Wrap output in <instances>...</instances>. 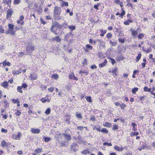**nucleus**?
Segmentation results:
<instances>
[{
    "label": "nucleus",
    "instance_id": "nucleus-1",
    "mask_svg": "<svg viewBox=\"0 0 155 155\" xmlns=\"http://www.w3.org/2000/svg\"><path fill=\"white\" fill-rule=\"evenodd\" d=\"M56 27H58L60 29H62L63 28V25H60L58 22L55 21L52 22V25L51 28V30L55 35H58V34L56 32V30L54 29V28Z\"/></svg>",
    "mask_w": 155,
    "mask_h": 155
},
{
    "label": "nucleus",
    "instance_id": "nucleus-2",
    "mask_svg": "<svg viewBox=\"0 0 155 155\" xmlns=\"http://www.w3.org/2000/svg\"><path fill=\"white\" fill-rule=\"evenodd\" d=\"M35 50L34 46L31 45H29L26 47V51L27 52V54L30 55L31 52Z\"/></svg>",
    "mask_w": 155,
    "mask_h": 155
},
{
    "label": "nucleus",
    "instance_id": "nucleus-3",
    "mask_svg": "<svg viewBox=\"0 0 155 155\" xmlns=\"http://www.w3.org/2000/svg\"><path fill=\"white\" fill-rule=\"evenodd\" d=\"M61 11V10L60 7L56 6L54 7V16H56L57 15H60Z\"/></svg>",
    "mask_w": 155,
    "mask_h": 155
},
{
    "label": "nucleus",
    "instance_id": "nucleus-4",
    "mask_svg": "<svg viewBox=\"0 0 155 155\" xmlns=\"http://www.w3.org/2000/svg\"><path fill=\"white\" fill-rule=\"evenodd\" d=\"M71 149L74 152H76L78 150V147L76 144L73 143L71 146Z\"/></svg>",
    "mask_w": 155,
    "mask_h": 155
},
{
    "label": "nucleus",
    "instance_id": "nucleus-5",
    "mask_svg": "<svg viewBox=\"0 0 155 155\" xmlns=\"http://www.w3.org/2000/svg\"><path fill=\"white\" fill-rule=\"evenodd\" d=\"M62 135L67 140L69 141L71 140V137L69 134L67 133H63L62 134Z\"/></svg>",
    "mask_w": 155,
    "mask_h": 155
},
{
    "label": "nucleus",
    "instance_id": "nucleus-6",
    "mask_svg": "<svg viewBox=\"0 0 155 155\" xmlns=\"http://www.w3.org/2000/svg\"><path fill=\"white\" fill-rule=\"evenodd\" d=\"M38 75L35 73H33L30 75V78L31 80H35L37 79Z\"/></svg>",
    "mask_w": 155,
    "mask_h": 155
},
{
    "label": "nucleus",
    "instance_id": "nucleus-7",
    "mask_svg": "<svg viewBox=\"0 0 155 155\" xmlns=\"http://www.w3.org/2000/svg\"><path fill=\"white\" fill-rule=\"evenodd\" d=\"M31 132L33 134H39L40 132V130L38 128L35 129L34 128H31L30 130Z\"/></svg>",
    "mask_w": 155,
    "mask_h": 155
},
{
    "label": "nucleus",
    "instance_id": "nucleus-8",
    "mask_svg": "<svg viewBox=\"0 0 155 155\" xmlns=\"http://www.w3.org/2000/svg\"><path fill=\"white\" fill-rule=\"evenodd\" d=\"M5 33L8 34H10L12 36H15V31L13 30V29H8L7 31L5 32Z\"/></svg>",
    "mask_w": 155,
    "mask_h": 155
},
{
    "label": "nucleus",
    "instance_id": "nucleus-9",
    "mask_svg": "<svg viewBox=\"0 0 155 155\" xmlns=\"http://www.w3.org/2000/svg\"><path fill=\"white\" fill-rule=\"evenodd\" d=\"M13 14V12L11 9H9L8 10L7 12L6 17L8 18L11 17Z\"/></svg>",
    "mask_w": 155,
    "mask_h": 155
},
{
    "label": "nucleus",
    "instance_id": "nucleus-10",
    "mask_svg": "<svg viewBox=\"0 0 155 155\" xmlns=\"http://www.w3.org/2000/svg\"><path fill=\"white\" fill-rule=\"evenodd\" d=\"M21 135V133L20 132H18L17 135H15V134H13L12 135V138L14 139L15 140H17L18 139L19 140V138L20 137Z\"/></svg>",
    "mask_w": 155,
    "mask_h": 155
},
{
    "label": "nucleus",
    "instance_id": "nucleus-11",
    "mask_svg": "<svg viewBox=\"0 0 155 155\" xmlns=\"http://www.w3.org/2000/svg\"><path fill=\"white\" fill-rule=\"evenodd\" d=\"M69 78L71 79L75 80L76 81H78V78L75 77L74 74L73 73H71V74H69Z\"/></svg>",
    "mask_w": 155,
    "mask_h": 155
},
{
    "label": "nucleus",
    "instance_id": "nucleus-12",
    "mask_svg": "<svg viewBox=\"0 0 155 155\" xmlns=\"http://www.w3.org/2000/svg\"><path fill=\"white\" fill-rule=\"evenodd\" d=\"M1 85L2 87H4V88L7 89H9L8 88V85L7 82H4L1 83Z\"/></svg>",
    "mask_w": 155,
    "mask_h": 155
},
{
    "label": "nucleus",
    "instance_id": "nucleus-13",
    "mask_svg": "<svg viewBox=\"0 0 155 155\" xmlns=\"http://www.w3.org/2000/svg\"><path fill=\"white\" fill-rule=\"evenodd\" d=\"M61 40L59 36H57L53 38L52 39V41H56L57 42H60Z\"/></svg>",
    "mask_w": 155,
    "mask_h": 155
},
{
    "label": "nucleus",
    "instance_id": "nucleus-14",
    "mask_svg": "<svg viewBox=\"0 0 155 155\" xmlns=\"http://www.w3.org/2000/svg\"><path fill=\"white\" fill-rule=\"evenodd\" d=\"M130 31L131 32V35L133 36L136 37L138 34L137 30H135L133 29H130Z\"/></svg>",
    "mask_w": 155,
    "mask_h": 155
},
{
    "label": "nucleus",
    "instance_id": "nucleus-15",
    "mask_svg": "<svg viewBox=\"0 0 155 155\" xmlns=\"http://www.w3.org/2000/svg\"><path fill=\"white\" fill-rule=\"evenodd\" d=\"M0 64H2L3 66L4 67L6 66H10V63L8 61H7L6 60L4 61L3 63H0Z\"/></svg>",
    "mask_w": 155,
    "mask_h": 155
},
{
    "label": "nucleus",
    "instance_id": "nucleus-16",
    "mask_svg": "<svg viewBox=\"0 0 155 155\" xmlns=\"http://www.w3.org/2000/svg\"><path fill=\"white\" fill-rule=\"evenodd\" d=\"M50 99L46 97L42 98L41 100V101L43 103H45L46 102H50Z\"/></svg>",
    "mask_w": 155,
    "mask_h": 155
},
{
    "label": "nucleus",
    "instance_id": "nucleus-17",
    "mask_svg": "<svg viewBox=\"0 0 155 155\" xmlns=\"http://www.w3.org/2000/svg\"><path fill=\"white\" fill-rule=\"evenodd\" d=\"M107 60L105 59L103 63L99 64V67L101 68H103V67H104L105 66L106 64H107Z\"/></svg>",
    "mask_w": 155,
    "mask_h": 155
},
{
    "label": "nucleus",
    "instance_id": "nucleus-18",
    "mask_svg": "<svg viewBox=\"0 0 155 155\" xmlns=\"http://www.w3.org/2000/svg\"><path fill=\"white\" fill-rule=\"evenodd\" d=\"M97 55L99 58L101 59H103L105 58V56L102 52H99L97 54Z\"/></svg>",
    "mask_w": 155,
    "mask_h": 155
},
{
    "label": "nucleus",
    "instance_id": "nucleus-19",
    "mask_svg": "<svg viewBox=\"0 0 155 155\" xmlns=\"http://www.w3.org/2000/svg\"><path fill=\"white\" fill-rule=\"evenodd\" d=\"M141 56V54L140 52H138V56L136 57L135 61L136 62H138L139 60L140 59Z\"/></svg>",
    "mask_w": 155,
    "mask_h": 155
},
{
    "label": "nucleus",
    "instance_id": "nucleus-20",
    "mask_svg": "<svg viewBox=\"0 0 155 155\" xmlns=\"http://www.w3.org/2000/svg\"><path fill=\"white\" fill-rule=\"evenodd\" d=\"M21 70H13L12 71V73L13 75L18 74L21 73Z\"/></svg>",
    "mask_w": 155,
    "mask_h": 155
},
{
    "label": "nucleus",
    "instance_id": "nucleus-21",
    "mask_svg": "<svg viewBox=\"0 0 155 155\" xmlns=\"http://www.w3.org/2000/svg\"><path fill=\"white\" fill-rule=\"evenodd\" d=\"M114 149L115 150L118 151H122L123 150V148L122 147H119L118 146H115Z\"/></svg>",
    "mask_w": 155,
    "mask_h": 155
},
{
    "label": "nucleus",
    "instance_id": "nucleus-22",
    "mask_svg": "<svg viewBox=\"0 0 155 155\" xmlns=\"http://www.w3.org/2000/svg\"><path fill=\"white\" fill-rule=\"evenodd\" d=\"M51 77L54 78V79H57L59 78V76L58 74H52L51 76Z\"/></svg>",
    "mask_w": 155,
    "mask_h": 155
},
{
    "label": "nucleus",
    "instance_id": "nucleus-23",
    "mask_svg": "<svg viewBox=\"0 0 155 155\" xmlns=\"http://www.w3.org/2000/svg\"><path fill=\"white\" fill-rule=\"evenodd\" d=\"M90 153L89 151L87 150H84L82 151L81 152V153L84 155H86L87 153Z\"/></svg>",
    "mask_w": 155,
    "mask_h": 155
},
{
    "label": "nucleus",
    "instance_id": "nucleus-24",
    "mask_svg": "<svg viewBox=\"0 0 155 155\" xmlns=\"http://www.w3.org/2000/svg\"><path fill=\"white\" fill-rule=\"evenodd\" d=\"M103 126L106 127H111V124L109 122H105V124Z\"/></svg>",
    "mask_w": 155,
    "mask_h": 155
},
{
    "label": "nucleus",
    "instance_id": "nucleus-25",
    "mask_svg": "<svg viewBox=\"0 0 155 155\" xmlns=\"http://www.w3.org/2000/svg\"><path fill=\"white\" fill-rule=\"evenodd\" d=\"M139 134V133L138 132H131L130 135V136L131 137H133V136H136V135H137Z\"/></svg>",
    "mask_w": 155,
    "mask_h": 155
},
{
    "label": "nucleus",
    "instance_id": "nucleus-26",
    "mask_svg": "<svg viewBox=\"0 0 155 155\" xmlns=\"http://www.w3.org/2000/svg\"><path fill=\"white\" fill-rule=\"evenodd\" d=\"M101 132L102 133L107 134L108 133L109 131L106 128H103L101 129Z\"/></svg>",
    "mask_w": 155,
    "mask_h": 155
},
{
    "label": "nucleus",
    "instance_id": "nucleus-27",
    "mask_svg": "<svg viewBox=\"0 0 155 155\" xmlns=\"http://www.w3.org/2000/svg\"><path fill=\"white\" fill-rule=\"evenodd\" d=\"M124 59V58L122 56H119L116 58V60L117 61H120V60H123Z\"/></svg>",
    "mask_w": 155,
    "mask_h": 155
},
{
    "label": "nucleus",
    "instance_id": "nucleus-28",
    "mask_svg": "<svg viewBox=\"0 0 155 155\" xmlns=\"http://www.w3.org/2000/svg\"><path fill=\"white\" fill-rule=\"evenodd\" d=\"M101 32V34H100V36L102 37L104 36V34L106 33L107 31L106 30H103L101 29L100 30Z\"/></svg>",
    "mask_w": 155,
    "mask_h": 155
},
{
    "label": "nucleus",
    "instance_id": "nucleus-29",
    "mask_svg": "<svg viewBox=\"0 0 155 155\" xmlns=\"http://www.w3.org/2000/svg\"><path fill=\"white\" fill-rule=\"evenodd\" d=\"M144 91L145 92H150L151 90V88H148V87H147L145 86L143 88Z\"/></svg>",
    "mask_w": 155,
    "mask_h": 155
},
{
    "label": "nucleus",
    "instance_id": "nucleus-30",
    "mask_svg": "<svg viewBox=\"0 0 155 155\" xmlns=\"http://www.w3.org/2000/svg\"><path fill=\"white\" fill-rule=\"evenodd\" d=\"M138 89L137 87H134L132 89V92L133 94H135L136 92L138 91Z\"/></svg>",
    "mask_w": 155,
    "mask_h": 155
},
{
    "label": "nucleus",
    "instance_id": "nucleus-31",
    "mask_svg": "<svg viewBox=\"0 0 155 155\" xmlns=\"http://www.w3.org/2000/svg\"><path fill=\"white\" fill-rule=\"evenodd\" d=\"M117 68H115L111 72L113 74V75H116V71H117Z\"/></svg>",
    "mask_w": 155,
    "mask_h": 155
},
{
    "label": "nucleus",
    "instance_id": "nucleus-32",
    "mask_svg": "<svg viewBox=\"0 0 155 155\" xmlns=\"http://www.w3.org/2000/svg\"><path fill=\"white\" fill-rule=\"evenodd\" d=\"M51 111V110L50 108H48L45 112V113L47 115L50 114Z\"/></svg>",
    "mask_w": 155,
    "mask_h": 155
},
{
    "label": "nucleus",
    "instance_id": "nucleus-33",
    "mask_svg": "<svg viewBox=\"0 0 155 155\" xmlns=\"http://www.w3.org/2000/svg\"><path fill=\"white\" fill-rule=\"evenodd\" d=\"M76 117L78 118V119H82V116H81V115L80 113H78V112H76Z\"/></svg>",
    "mask_w": 155,
    "mask_h": 155
},
{
    "label": "nucleus",
    "instance_id": "nucleus-34",
    "mask_svg": "<svg viewBox=\"0 0 155 155\" xmlns=\"http://www.w3.org/2000/svg\"><path fill=\"white\" fill-rule=\"evenodd\" d=\"M85 98L86 101L89 102H91L92 101L91 97L90 96H87L85 97Z\"/></svg>",
    "mask_w": 155,
    "mask_h": 155
},
{
    "label": "nucleus",
    "instance_id": "nucleus-35",
    "mask_svg": "<svg viewBox=\"0 0 155 155\" xmlns=\"http://www.w3.org/2000/svg\"><path fill=\"white\" fill-rule=\"evenodd\" d=\"M86 48L87 49L89 50H91L92 49L93 47L90 45L89 44H87L86 45Z\"/></svg>",
    "mask_w": 155,
    "mask_h": 155
},
{
    "label": "nucleus",
    "instance_id": "nucleus-36",
    "mask_svg": "<svg viewBox=\"0 0 155 155\" xmlns=\"http://www.w3.org/2000/svg\"><path fill=\"white\" fill-rule=\"evenodd\" d=\"M93 129L94 130H95V129H96L97 131H98L99 132H101V127H100V126L97 127H96V126H94L93 128Z\"/></svg>",
    "mask_w": 155,
    "mask_h": 155
},
{
    "label": "nucleus",
    "instance_id": "nucleus-37",
    "mask_svg": "<svg viewBox=\"0 0 155 155\" xmlns=\"http://www.w3.org/2000/svg\"><path fill=\"white\" fill-rule=\"evenodd\" d=\"M1 145L3 147H5L7 146V144L4 140H3L1 142Z\"/></svg>",
    "mask_w": 155,
    "mask_h": 155
},
{
    "label": "nucleus",
    "instance_id": "nucleus-38",
    "mask_svg": "<svg viewBox=\"0 0 155 155\" xmlns=\"http://www.w3.org/2000/svg\"><path fill=\"white\" fill-rule=\"evenodd\" d=\"M144 34L142 33H140L138 35V38L139 39H141L144 37Z\"/></svg>",
    "mask_w": 155,
    "mask_h": 155
},
{
    "label": "nucleus",
    "instance_id": "nucleus-39",
    "mask_svg": "<svg viewBox=\"0 0 155 155\" xmlns=\"http://www.w3.org/2000/svg\"><path fill=\"white\" fill-rule=\"evenodd\" d=\"M110 44L113 46H115L117 45V43L114 42H113L111 40L110 41Z\"/></svg>",
    "mask_w": 155,
    "mask_h": 155
},
{
    "label": "nucleus",
    "instance_id": "nucleus-40",
    "mask_svg": "<svg viewBox=\"0 0 155 155\" xmlns=\"http://www.w3.org/2000/svg\"><path fill=\"white\" fill-rule=\"evenodd\" d=\"M100 5V3H97V4L95 5L94 6V8L96 9L97 10H98L99 9L98 7Z\"/></svg>",
    "mask_w": 155,
    "mask_h": 155
},
{
    "label": "nucleus",
    "instance_id": "nucleus-41",
    "mask_svg": "<svg viewBox=\"0 0 155 155\" xmlns=\"http://www.w3.org/2000/svg\"><path fill=\"white\" fill-rule=\"evenodd\" d=\"M8 29H13L14 25L12 24H9L8 25Z\"/></svg>",
    "mask_w": 155,
    "mask_h": 155
},
{
    "label": "nucleus",
    "instance_id": "nucleus-42",
    "mask_svg": "<svg viewBox=\"0 0 155 155\" xmlns=\"http://www.w3.org/2000/svg\"><path fill=\"white\" fill-rule=\"evenodd\" d=\"M106 37L108 39H109L111 38V37H112V35L111 33H109L107 34Z\"/></svg>",
    "mask_w": 155,
    "mask_h": 155
},
{
    "label": "nucleus",
    "instance_id": "nucleus-43",
    "mask_svg": "<svg viewBox=\"0 0 155 155\" xmlns=\"http://www.w3.org/2000/svg\"><path fill=\"white\" fill-rule=\"evenodd\" d=\"M68 28L72 31L75 29V27L74 26H68Z\"/></svg>",
    "mask_w": 155,
    "mask_h": 155
},
{
    "label": "nucleus",
    "instance_id": "nucleus-44",
    "mask_svg": "<svg viewBox=\"0 0 155 155\" xmlns=\"http://www.w3.org/2000/svg\"><path fill=\"white\" fill-rule=\"evenodd\" d=\"M109 58L110 60V62L113 65H114L116 63V61L114 59L111 58Z\"/></svg>",
    "mask_w": 155,
    "mask_h": 155
},
{
    "label": "nucleus",
    "instance_id": "nucleus-45",
    "mask_svg": "<svg viewBox=\"0 0 155 155\" xmlns=\"http://www.w3.org/2000/svg\"><path fill=\"white\" fill-rule=\"evenodd\" d=\"M45 141L46 142H48L51 140L50 137H45L44 138Z\"/></svg>",
    "mask_w": 155,
    "mask_h": 155
},
{
    "label": "nucleus",
    "instance_id": "nucleus-46",
    "mask_svg": "<svg viewBox=\"0 0 155 155\" xmlns=\"http://www.w3.org/2000/svg\"><path fill=\"white\" fill-rule=\"evenodd\" d=\"M68 3L67 2H62V4L61 5V6H68Z\"/></svg>",
    "mask_w": 155,
    "mask_h": 155
},
{
    "label": "nucleus",
    "instance_id": "nucleus-47",
    "mask_svg": "<svg viewBox=\"0 0 155 155\" xmlns=\"http://www.w3.org/2000/svg\"><path fill=\"white\" fill-rule=\"evenodd\" d=\"M21 114V112L20 110H17L16 112L15 113V114L16 116H19Z\"/></svg>",
    "mask_w": 155,
    "mask_h": 155
},
{
    "label": "nucleus",
    "instance_id": "nucleus-48",
    "mask_svg": "<svg viewBox=\"0 0 155 155\" xmlns=\"http://www.w3.org/2000/svg\"><path fill=\"white\" fill-rule=\"evenodd\" d=\"M118 126L116 125H114L113 127L112 128V130H116L118 129Z\"/></svg>",
    "mask_w": 155,
    "mask_h": 155
},
{
    "label": "nucleus",
    "instance_id": "nucleus-49",
    "mask_svg": "<svg viewBox=\"0 0 155 155\" xmlns=\"http://www.w3.org/2000/svg\"><path fill=\"white\" fill-rule=\"evenodd\" d=\"M41 149H40V148H38L35 150V152L36 153H41Z\"/></svg>",
    "mask_w": 155,
    "mask_h": 155
},
{
    "label": "nucleus",
    "instance_id": "nucleus-50",
    "mask_svg": "<svg viewBox=\"0 0 155 155\" xmlns=\"http://www.w3.org/2000/svg\"><path fill=\"white\" fill-rule=\"evenodd\" d=\"M118 40L122 44L124 43L125 42L124 39L121 38H119L118 39Z\"/></svg>",
    "mask_w": 155,
    "mask_h": 155
},
{
    "label": "nucleus",
    "instance_id": "nucleus-51",
    "mask_svg": "<svg viewBox=\"0 0 155 155\" xmlns=\"http://www.w3.org/2000/svg\"><path fill=\"white\" fill-rule=\"evenodd\" d=\"M22 87H21L20 86H18L17 87V90L20 93H22V91L21 89Z\"/></svg>",
    "mask_w": 155,
    "mask_h": 155
},
{
    "label": "nucleus",
    "instance_id": "nucleus-52",
    "mask_svg": "<svg viewBox=\"0 0 155 155\" xmlns=\"http://www.w3.org/2000/svg\"><path fill=\"white\" fill-rule=\"evenodd\" d=\"M4 30L3 28V27L1 25L0 26V33L2 34L3 33Z\"/></svg>",
    "mask_w": 155,
    "mask_h": 155
},
{
    "label": "nucleus",
    "instance_id": "nucleus-53",
    "mask_svg": "<svg viewBox=\"0 0 155 155\" xmlns=\"http://www.w3.org/2000/svg\"><path fill=\"white\" fill-rule=\"evenodd\" d=\"M84 128H86L87 129V127H84L83 126H79L78 127V130H82V129Z\"/></svg>",
    "mask_w": 155,
    "mask_h": 155
},
{
    "label": "nucleus",
    "instance_id": "nucleus-54",
    "mask_svg": "<svg viewBox=\"0 0 155 155\" xmlns=\"http://www.w3.org/2000/svg\"><path fill=\"white\" fill-rule=\"evenodd\" d=\"M90 119L93 121H95V118L94 116L93 115H91L90 117Z\"/></svg>",
    "mask_w": 155,
    "mask_h": 155
},
{
    "label": "nucleus",
    "instance_id": "nucleus-55",
    "mask_svg": "<svg viewBox=\"0 0 155 155\" xmlns=\"http://www.w3.org/2000/svg\"><path fill=\"white\" fill-rule=\"evenodd\" d=\"M140 147H141L143 149H146L147 148V144L146 143L143 144Z\"/></svg>",
    "mask_w": 155,
    "mask_h": 155
},
{
    "label": "nucleus",
    "instance_id": "nucleus-56",
    "mask_svg": "<svg viewBox=\"0 0 155 155\" xmlns=\"http://www.w3.org/2000/svg\"><path fill=\"white\" fill-rule=\"evenodd\" d=\"M103 145L104 146L107 145L108 146H112V144L111 143H107V142H104L103 143Z\"/></svg>",
    "mask_w": 155,
    "mask_h": 155
},
{
    "label": "nucleus",
    "instance_id": "nucleus-57",
    "mask_svg": "<svg viewBox=\"0 0 155 155\" xmlns=\"http://www.w3.org/2000/svg\"><path fill=\"white\" fill-rule=\"evenodd\" d=\"M152 50L150 48H147V50L145 51V52L147 53H150Z\"/></svg>",
    "mask_w": 155,
    "mask_h": 155
},
{
    "label": "nucleus",
    "instance_id": "nucleus-58",
    "mask_svg": "<svg viewBox=\"0 0 155 155\" xmlns=\"http://www.w3.org/2000/svg\"><path fill=\"white\" fill-rule=\"evenodd\" d=\"M126 106V105L125 104H120V107L122 109H124Z\"/></svg>",
    "mask_w": 155,
    "mask_h": 155
},
{
    "label": "nucleus",
    "instance_id": "nucleus-59",
    "mask_svg": "<svg viewBox=\"0 0 155 155\" xmlns=\"http://www.w3.org/2000/svg\"><path fill=\"white\" fill-rule=\"evenodd\" d=\"M91 68L92 69H96L97 68V67L96 66L95 64L92 65L91 67Z\"/></svg>",
    "mask_w": 155,
    "mask_h": 155
},
{
    "label": "nucleus",
    "instance_id": "nucleus-60",
    "mask_svg": "<svg viewBox=\"0 0 155 155\" xmlns=\"http://www.w3.org/2000/svg\"><path fill=\"white\" fill-rule=\"evenodd\" d=\"M125 13V11L124 10H122V11L121 13H120V15L121 17H123Z\"/></svg>",
    "mask_w": 155,
    "mask_h": 155
},
{
    "label": "nucleus",
    "instance_id": "nucleus-61",
    "mask_svg": "<svg viewBox=\"0 0 155 155\" xmlns=\"http://www.w3.org/2000/svg\"><path fill=\"white\" fill-rule=\"evenodd\" d=\"M3 3L5 4H7L9 6V3L8 2H7V0H3Z\"/></svg>",
    "mask_w": 155,
    "mask_h": 155
},
{
    "label": "nucleus",
    "instance_id": "nucleus-62",
    "mask_svg": "<svg viewBox=\"0 0 155 155\" xmlns=\"http://www.w3.org/2000/svg\"><path fill=\"white\" fill-rule=\"evenodd\" d=\"M54 90V88L53 87H50L48 89V90L49 92H52Z\"/></svg>",
    "mask_w": 155,
    "mask_h": 155
},
{
    "label": "nucleus",
    "instance_id": "nucleus-63",
    "mask_svg": "<svg viewBox=\"0 0 155 155\" xmlns=\"http://www.w3.org/2000/svg\"><path fill=\"white\" fill-rule=\"evenodd\" d=\"M27 87V85L25 83H23L22 84L21 87L25 88Z\"/></svg>",
    "mask_w": 155,
    "mask_h": 155
},
{
    "label": "nucleus",
    "instance_id": "nucleus-64",
    "mask_svg": "<svg viewBox=\"0 0 155 155\" xmlns=\"http://www.w3.org/2000/svg\"><path fill=\"white\" fill-rule=\"evenodd\" d=\"M101 47L103 48H105V43L104 41L101 44Z\"/></svg>",
    "mask_w": 155,
    "mask_h": 155
}]
</instances>
